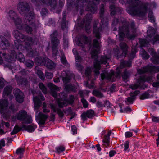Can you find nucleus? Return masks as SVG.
Here are the masks:
<instances>
[{
    "label": "nucleus",
    "instance_id": "a18cd8bd",
    "mask_svg": "<svg viewBox=\"0 0 159 159\" xmlns=\"http://www.w3.org/2000/svg\"><path fill=\"white\" fill-rule=\"evenodd\" d=\"M92 94L94 96L100 98L104 97V95L102 93L96 89L94 90L93 91Z\"/></svg>",
    "mask_w": 159,
    "mask_h": 159
},
{
    "label": "nucleus",
    "instance_id": "bf43d9fd",
    "mask_svg": "<svg viewBox=\"0 0 159 159\" xmlns=\"http://www.w3.org/2000/svg\"><path fill=\"white\" fill-rule=\"evenodd\" d=\"M93 47L94 48H99L100 46V44L98 40L96 39H94L93 43Z\"/></svg>",
    "mask_w": 159,
    "mask_h": 159
},
{
    "label": "nucleus",
    "instance_id": "3c124183",
    "mask_svg": "<svg viewBox=\"0 0 159 159\" xmlns=\"http://www.w3.org/2000/svg\"><path fill=\"white\" fill-rule=\"evenodd\" d=\"M22 128L19 127L18 125H16L14 128L13 131L11 132V134L14 135L17 134L18 132L21 130Z\"/></svg>",
    "mask_w": 159,
    "mask_h": 159
},
{
    "label": "nucleus",
    "instance_id": "e433bc0d",
    "mask_svg": "<svg viewBox=\"0 0 159 159\" xmlns=\"http://www.w3.org/2000/svg\"><path fill=\"white\" fill-rule=\"evenodd\" d=\"M85 19H84L82 20V25L84 24L85 22L90 23L92 18V14L89 13H87L85 16Z\"/></svg>",
    "mask_w": 159,
    "mask_h": 159
},
{
    "label": "nucleus",
    "instance_id": "37998d69",
    "mask_svg": "<svg viewBox=\"0 0 159 159\" xmlns=\"http://www.w3.org/2000/svg\"><path fill=\"white\" fill-rule=\"evenodd\" d=\"M22 128H24L25 130L30 132H33L35 130V128L32 125L27 126L26 125H22Z\"/></svg>",
    "mask_w": 159,
    "mask_h": 159
},
{
    "label": "nucleus",
    "instance_id": "ea45409f",
    "mask_svg": "<svg viewBox=\"0 0 159 159\" xmlns=\"http://www.w3.org/2000/svg\"><path fill=\"white\" fill-rule=\"evenodd\" d=\"M45 57H39L35 58V61L38 64L43 66L44 65L45 60Z\"/></svg>",
    "mask_w": 159,
    "mask_h": 159
},
{
    "label": "nucleus",
    "instance_id": "bb28decb",
    "mask_svg": "<svg viewBox=\"0 0 159 159\" xmlns=\"http://www.w3.org/2000/svg\"><path fill=\"white\" fill-rule=\"evenodd\" d=\"M49 105L51 108V109L53 110L54 112H56L57 111L59 116L61 118H63L64 114L60 108H56L54 104L51 103H50Z\"/></svg>",
    "mask_w": 159,
    "mask_h": 159
},
{
    "label": "nucleus",
    "instance_id": "9d476101",
    "mask_svg": "<svg viewBox=\"0 0 159 159\" xmlns=\"http://www.w3.org/2000/svg\"><path fill=\"white\" fill-rule=\"evenodd\" d=\"M78 46L82 48L85 47V44H87L90 48L92 47L91 40L85 35H81L78 39L77 42Z\"/></svg>",
    "mask_w": 159,
    "mask_h": 159
},
{
    "label": "nucleus",
    "instance_id": "473e14b6",
    "mask_svg": "<svg viewBox=\"0 0 159 159\" xmlns=\"http://www.w3.org/2000/svg\"><path fill=\"white\" fill-rule=\"evenodd\" d=\"M25 151V148H20L17 149L16 154L19 155L18 159H21L23 157V154Z\"/></svg>",
    "mask_w": 159,
    "mask_h": 159
},
{
    "label": "nucleus",
    "instance_id": "c756f323",
    "mask_svg": "<svg viewBox=\"0 0 159 159\" xmlns=\"http://www.w3.org/2000/svg\"><path fill=\"white\" fill-rule=\"evenodd\" d=\"M16 31H18V30H15L13 31V35H14V36L15 37V38H16V39H19V40H20V41L21 42H25V48H30V46H31V45L32 44V43H31V41H27L26 40H25V41H22L21 39H18L17 38L15 35H17V36H18L17 34H16L15 33H15V32Z\"/></svg>",
    "mask_w": 159,
    "mask_h": 159
},
{
    "label": "nucleus",
    "instance_id": "8fccbe9b",
    "mask_svg": "<svg viewBox=\"0 0 159 159\" xmlns=\"http://www.w3.org/2000/svg\"><path fill=\"white\" fill-rule=\"evenodd\" d=\"M9 14L10 17L13 20L18 17L16 14L13 11H10Z\"/></svg>",
    "mask_w": 159,
    "mask_h": 159
},
{
    "label": "nucleus",
    "instance_id": "dca6fc26",
    "mask_svg": "<svg viewBox=\"0 0 159 159\" xmlns=\"http://www.w3.org/2000/svg\"><path fill=\"white\" fill-rule=\"evenodd\" d=\"M48 117V115L43 114L42 112L39 113L37 118L38 121V123L39 126L44 125Z\"/></svg>",
    "mask_w": 159,
    "mask_h": 159
},
{
    "label": "nucleus",
    "instance_id": "f257e3e1",
    "mask_svg": "<svg viewBox=\"0 0 159 159\" xmlns=\"http://www.w3.org/2000/svg\"><path fill=\"white\" fill-rule=\"evenodd\" d=\"M130 4L128 12L131 15L139 17L144 16L148 9V4L139 1V0H127Z\"/></svg>",
    "mask_w": 159,
    "mask_h": 159
},
{
    "label": "nucleus",
    "instance_id": "5fc2aeb1",
    "mask_svg": "<svg viewBox=\"0 0 159 159\" xmlns=\"http://www.w3.org/2000/svg\"><path fill=\"white\" fill-rule=\"evenodd\" d=\"M65 147L63 145H61L56 148V152L58 153H60L65 151Z\"/></svg>",
    "mask_w": 159,
    "mask_h": 159
},
{
    "label": "nucleus",
    "instance_id": "603ef678",
    "mask_svg": "<svg viewBox=\"0 0 159 159\" xmlns=\"http://www.w3.org/2000/svg\"><path fill=\"white\" fill-rule=\"evenodd\" d=\"M102 142L106 144H103V145H105L106 147L109 146L110 143V137L107 135H105Z\"/></svg>",
    "mask_w": 159,
    "mask_h": 159
},
{
    "label": "nucleus",
    "instance_id": "69168bd1",
    "mask_svg": "<svg viewBox=\"0 0 159 159\" xmlns=\"http://www.w3.org/2000/svg\"><path fill=\"white\" fill-rule=\"evenodd\" d=\"M139 92H140L139 90H135L134 92H131L129 94L130 97L134 98L135 100L136 96L139 93Z\"/></svg>",
    "mask_w": 159,
    "mask_h": 159
},
{
    "label": "nucleus",
    "instance_id": "423d86ee",
    "mask_svg": "<svg viewBox=\"0 0 159 159\" xmlns=\"http://www.w3.org/2000/svg\"><path fill=\"white\" fill-rule=\"evenodd\" d=\"M17 8L19 13L22 16H25L30 10V5L27 2H21L18 4Z\"/></svg>",
    "mask_w": 159,
    "mask_h": 159
},
{
    "label": "nucleus",
    "instance_id": "79ce46f5",
    "mask_svg": "<svg viewBox=\"0 0 159 159\" xmlns=\"http://www.w3.org/2000/svg\"><path fill=\"white\" fill-rule=\"evenodd\" d=\"M73 75L71 74H66L65 77H62V80L65 84L69 82Z\"/></svg>",
    "mask_w": 159,
    "mask_h": 159
},
{
    "label": "nucleus",
    "instance_id": "20e7f679",
    "mask_svg": "<svg viewBox=\"0 0 159 159\" xmlns=\"http://www.w3.org/2000/svg\"><path fill=\"white\" fill-rule=\"evenodd\" d=\"M147 39L139 38V43L141 47H145L147 46L149 42H156L159 40V35L155 36V31L153 28L150 27L147 31Z\"/></svg>",
    "mask_w": 159,
    "mask_h": 159
},
{
    "label": "nucleus",
    "instance_id": "6e6552de",
    "mask_svg": "<svg viewBox=\"0 0 159 159\" xmlns=\"http://www.w3.org/2000/svg\"><path fill=\"white\" fill-rule=\"evenodd\" d=\"M16 34H17L18 36L16 35L15 36L18 39H20L22 41H25V39L27 41H31L32 44L37 45L39 44V39L35 36H34L33 38L28 37L25 36L20 33L18 31H16L15 32Z\"/></svg>",
    "mask_w": 159,
    "mask_h": 159
},
{
    "label": "nucleus",
    "instance_id": "393cba45",
    "mask_svg": "<svg viewBox=\"0 0 159 159\" xmlns=\"http://www.w3.org/2000/svg\"><path fill=\"white\" fill-rule=\"evenodd\" d=\"M115 54L116 55V58L117 59H118L119 58L125 57L127 53L124 52L122 50H120L118 48H116L114 49Z\"/></svg>",
    "mask_w": 159,
    "mask_h": 159
},
{
    "label": "nucleus",
    "instance_id": "de8ad7c7",
    "mask_svg": "<svg viewBox=\"0 0 159 159\" xmlns=\"http://www.w3.org/2000/svg\"><path fill=\"white\" fill-rule=\"evenodd\" d=\"M61 61L64 65L68 67H69L70 66V65L68 63L66 57L64 55L62 56L61 57Z\"/></svg>",
    "mask_w": 159,
    "mask_h": 159
},
{
    "label": "nucleus",
    "instance_id": "a211bd4d",
    "mask_svg": "<svg viewBox=\"0 0 159 159\" xmlns=\"http://www.w3.org/2000/svg\"><path fill=\"white\" fill-rule=\"evenodd\" d=\"M115 0H102L103 2H108L111 1V2L113 3L111 4L109 6V8L111 11L110 15L111 16H114L116 13L121 11L120 8L118 7H116L115 5L113 3V2Z\"/></svg>",
    "mask_w": 159,
    "mask_h": 159
},
{
    "label": "nucleus",
    "instance_id": "c85d7f7f",
    "mask_svg": "<svg viewBox=\"0 0 159 159\" xmlns=\"http://www.w3.org/2000/svg\"><path fill=\"white\" fill-rule=\"evenodd\" d=\"M65 2L64 0H59L58 5H57L56 8L57 13L59 14L61 11Z\"/></svg>",
    "mask_w": 159,
    "mask_h": 159
},
{
    "label": "nucleus",
    "instance_id": "2eb2a0df",
    "mask_svg": "<svg viewBox=\"0 0 159 159\" xmlns=\"http://www.w3.org/2000/svg\"><path fill=\"white\" fill-rule=\"evenodd\" d=\"M15 99L19 103H22L24 101V96L23 93L18 89H16L14 92Z\"/></svg>",
    "mask_w": 159,
    "mask_h": 159
},
{
    "label": "nucleus",
    "instance_id": "6e6d98bb",
    "mask_svg": "<svg viewBox=\"0 0 159 159\" xmlns=\"http://www.w3.org/2000/svg\"><path fill=\"white\" fill-rule=\"evenodd\" d=\"M34 62L31 60H28L25 62V65L28 67L31 68H32L34 65Z\"/></svg>",
    "mask_w": 159,
    "mask_h": 159
},
{
    "label": "nucleus",
    "instance_id": "052dcab7",
    "mask_svg": "<svg viewBox=\"0 0 159 159\" xmlns=\"http://www.w3.org/2000/svg\"><path fill=\"white\" fill-rule=\"evenodd\" d=\"M36 73L39 76V77L43 80L44 79V76L43 73L40 70H37Z\"/></svg>",
    "mask_w": 159,
    "mask_h": 159
},
{
    "label": "nucleus",
    "instance_id": "9b49d317",
    "mask_svg": "<svg viewBox=\"0 0 159 159\" xmlns=\"http://www.w3.org/2000/svg\"><path fill=\"white\" fill-rule=\"evenodd\" d=\"M139 74H143L147 72H159V66H147L142 67L137 70Z\"/></svg>",
    "mask_w": 159,
    "mask_h": 159
},
{
    "label": "nucleus",
    "instance_id": "5701e85b",
    "mask_svg": "<svg viewBox=\"0 0 159 159\" xmlns=\"http://www.w3.org/2000/svg\"><path fill=\"white\" fill-rule=\"evenodd\" d=\"M43 4L50 6L53 9H56L57 0H40Z\"/></svg>",
    "mask_w": 159,
    "mask_h": 159
},
{
    "label": "nucleus",
    "instance_id": "680f3d73",
    "mask_svg": "<svg viewBox=\"0 0 159 159\" xmlns=\"http://www.w3.org/2000/svg\"><path fill=\"white\" fill-rule=\"evenodd\" d=\"M148 52L153 57L157 55L155 50L152 48H149L148 49Z\"/></svg>",
    "mask_w": 159,
    "mask_h": 159
},
{
    "label": "nucleus",
    "instance_id": "a19ab883",
    "mask_svg": "<svg viewBox=\"0 0 159 159\" xmlns=\"http://www.w3.org/2000/svg\"><path fill=\"white\" fill-rule=\"evenodd\" d=\"M120 47L121 50L123 51L124 52L127 53L128 46L124 42H121L120 44Z\"/></svg>",
    "mask_w": 159,
    "mask_h": 159
},
{
    "label": "nucleus",
    "instance_id": "a878e982",
    "mask_svg": "<svg viewBox=\"0 0 159 159\" xmlns=\"http://www.w3.org/2000/svg\"><path fill=\"white\" fill-rule=\"evenodd\" d=\"M44 66H45L48 68L52 69L54 68L56 66L55 64L48 58L45 57Z\"/></svg>",
    "mask_w": 159,
    "mask_h": 159
},
{
    "label": "nucleus",
    "instance_id": "864d4df0",
    "mask_svg": "<svg viewBox=\"0 0 159 159\" xmlns=\"http://www.w3.org/2000/svg\"><path fill=\"white\" fill-rule=\"evenodd\" d=\"M91 71L90 68L87 67L85 70V75L88 77V79L90 80V77L91 75Z\"/></svg>",
    "mask_w": 159,
    "mask_h": 159
},
{
    "label": "nucleus",
    "instance_id": "2f4dec72",
    "mask_svg": "<svg viewBox=\"0 0 159 159\" xmlns=\"http://www.w3.org/2000/svg\"><path fill=\"white\" fill-rule=\"evenodd\" d=\"M16 26L19 30L23 29V26L22 25L21 19V18L18 17L16 19L14 20Z\"/></svg>",
    "mask_w": 159,
    "mask_h": 159
},
{
    "label": "nucleus",
    "instance_id": "c03bdc74",
    "mask_svg": "<svg viewBox=\"0 0 159 159\" xmlns=\"http://www.w3.org/2000/svg\"><path fill=\"white\" fill-rule=\"evenodd\" d=\"M28 25L26 24L24 26H23V29L24 28L27 33L31 34L33 31L32 27H31Z\"/></svg>",
    "mask_w": 159,
    "mask_h": 159
},
{
    "label": "nucleus",
    "instance_id": "72a5a7b5",
    "mask_svg": "<svg viewBox=\"0 0 159 159\" xmlns=\"http://www.w3.org/2000/svg\"><path fill=\"white\" fill-rule=\"evenodd\" d=\"M65 88L67 92H69L70 91H72L74 93H75L77 91L76 88L75 86L71 84L66 85Z\"/></svg>",
    "mask_w": 159,
    "mask_h": 159
},
{
    "label": "nucleus",
    "instance_id": "f8f14e48",
    "mask_svg": "<svg viewBox=\"0 0 159 159\" xmlns=\"http://www.w3.org/2000/svg\"><path fill=\"white\" fill-rule=\"evenodd\" d=\"M25 16V17L24 19L25 22L27 24L31 25L33 28L35 29L36 26L34 20V12L32 11H30Z\"/></svg>",
    "mask_w": 159,
    "mask_h": 159
},
{
    "label": "nucleus",
    "instance_id": "58836bf2",
    "mask_svg": "<svg viewBox=\"0 0 159 159\" xmlns=\"http://www.w3.org/2000/svg\"><path fill=\"white\" fill-rule=\"evenodd\" d=\"M104 6L103 4H101L100 11L99 12V17L101 20V21H104Z\"/></svg>",
    "mask_w": 159,
    "mask_h": 159
},
{
    "label": "nucleus",
    "instance_id": "aec40b11",
    "mask_svg": "<svg viewBox=\"0 0 159 159\" xmlns=\"http://www.w3.org/2000/svg\"><path fill=\"white\" fill-rule=\"evenodd\" d=\"M93 33L95 34L96 37L99 39L101 38L100 32L101 31L102 29V26L100 25L98 27H97V24L96 22H94L93 23Z\"/></svg>",
    "mask_w": 159,
    "mask_h": 159
},
{
    "label": "nucleus",
    "instance_id": "4c0bfd02",
    "mask_svg": "<svg viewBox=\"0 0 159 159\" xmlns=\"http://www.w3.org/2000/svg\"><path fill=\"white\" fill-rule=\"evenodd\" d=\"M140 54L143 59L146 60L149 58L150 55L143 49L142 48L140 51Z\"/></svg>",
    "mask_w": 159,
    "mask_h": 159
},
{
    "label": "nucleus",
    "instance_id": "09e8293b",
    "mask_svg": "<svg viewBox=\"0 0 159 159\" xmlns=\"http://www.w3.org/2000/svg\"><path fill=\"white\" fill-rule=\"evenodd\" d=\"M38 86L40 89L42 91V92L45 94L47 93V89L44 84L41 82L39 84Z\"/></svg>",
    "mask_w": 159,
    "mask_h": 159
},
{
    "label": "nucleus",
    "instance_id": "49530a36",
    "mask_svg": "<svg viewBox=\"0 0 159 159\" xmlns=\"http://www.w3.org/2000/svg\"><path fill=\"white\" fill-rule=\"evenodd\" d=\"M16 59L20 62H24L25 61V58L21 52H19L16 55Z\"/></svg>",
    "mask_w": 159,
    "mask_h": 159
},
{
    "label": "nucleus",
    "instance_id": "4468645a",
    "mask_svg": "<svg viewBox=\"0 0 159 159\" xmlns=\"http://www.w3.org/2000/svg\"><path fill=\"white\" fill-rule=\"evenodd\" d=\"M74 95H69V100H66L65 101H61L58 100L57 104L59 108H63L64 107L67 106L68 104L72 105L74 102Z\"/></svg>",
    "mask_w": 159,
    "mask_h": 159
},
{
    "label": "nucleus",
    "instance_id": "f704fd0d",
    "mask_svg": "<svg viewBox=\"0 0 159 159\" xmlns=\"http://www.w3.org/2000/svg\"><path fill=\"white\" fill-rule=\"evenodd\" d=\"M12 88L11 86L8 85L5 87L3 91V94L7 96L10 94L12 91Z\"/></svg>",
    "mask_w": 159,
    "mask_h": 159
},
{
    "label": "nucleus",
    "instance_id": "7c9ffc66",
    "mask_svg": "<svg viewBox=\"0 0 159 159\" xmlns=\"http://www.w3.org/2000/svg\"><path fill=\"white\" fill-rule=\"evenodd\" d=\"M137 52L136 48L134 47V48H132L131 52L128 54V57L129 60L131 61L135 57V54Z\"/></svg>",
    "mask_w": 159,
    "mask_h": 159
},
{
    "label": "nucleus",
    "instance_id": "1a4fd4ad",
    "mask_svg": "<svg viewBox=\"0 0 159 159\" xmlns=\"http://www.w3.org/2000/svg\"><path fill=\"white\" fill-rule=\"evenodd\" d=\"M109 58L107 55L102 56L100 59H95L94 62V66L95 69L100 70L101 68V64L106 65L108 64V61Z\"/></svg>",
    "mask_w": 159,
    "mask_h": 159
},
{
    "label": "nucleus",
    "instance_id": "b1692460",
    "mask_svg": "<svg viewBox=\"0 0 159 159\" xmlns=\"http://www.w3.org/2000/svg\"><path fill=\"white\" fill-rule=\"evenodd\" d=\"M48 86L51 91L52 96L55 98L57 97V94L55 90H57L59 89L54 84H53L51 83H48Z\"/></svg>",
    "mask_w": 159,
    "mask_h": 159
},
{
    "label": "nucleus",
    "instance_id": "c9c22d12",
    "mask_svg": "<svg viewBox=\"0 0 159 159\" xmlns=\"http://www.w3.org/2000/svg\"><path fill=\"white\" fill-rule=\"evenodd\" d=\"M132 61L129 60L128 61H124L121 62L120 64L121 69L125 67H130L131 66Z\"/></svg>",
    "mask_w": 159,
    "mask_h": 159
},
{
    "label": "nucleus",
    "instance_id": "412c9836",
    "mask_svg": "<svg viewBox=\"0 0 159 159\" xmlns=\"http://www.w3.org/2000/svg\"><path fill=\"white\" fill-rule=\"evenodd\" d=\"M8 41L4 36L0 35V47L3 49H6L9 46Z\"/></svg>",
    "mask_w": 159,
    "mask_h": 159
},
{
    "label": "nucleus",
    "instance_id": "f3484780",
    "mask_svg": "<svg viewBox=\"0 0 159 159\" xmlns=\"http://www.w3.org/2000/svg\"><path fill=\"white\" fill-rule=\"evenodd\" d=\"M33 101L34 104V106L37 109L41 105V101H44L45 98L42 94L38 96L33 97Z\"/></svg>",
    "mask_w": 159,
    "mask_h": 159
},
{
    "label": "nucleus",
    "instance_id": "4be33fe9",
    "mask_svg": "<svg viewBox=\"0 0 159 159\" xmlns=\"http://www.w3.org/2000/svg\"><path fill=\"white\" fill-rule=\"evenodd\" d=\"M6 61L9 62H12L16 59V54L14 50H11L8 56L5 57Z\"/></svg>",
    "mask_w": 159,
    "mask_h": 159
},
{
    "label": "nucleus",
    "instance_id": "39448f33",
    "mask_svg": "<svg viewBox=\"0 0 159 159\" xmlns=\"http://www.w3.org/2000/svg\"><path fill=\"white\" fill-rule=\"evenodd\" d=\"M58 32L54 31L50 35L51 43L52 53L53 56H56L58 52L57 48L60 44V41L58 39Z\"/></svg>",
    "mask_w": 159,
    "mask_h": 159
},
{
    "label": "nucleus",
    "instance_id": "774afa93",
    "mask_svg": "<svg viewBox=\"0 0 159 159\" xmlns=\"http://www.w3.org/2000/svg\"><path fill=\"white\" fill-rule=\"evenodd\" d=\"M152 60L153 63L156 64H159V55H157L155 57H153Z\"/></svg>",
    "mask_w": 159,
    "mask_h": 159
},
{
    "label": "nucleus",
    "instance_id": "f03ea898",
    "mask_svg": "<svg viewBox=\"0 0 159 159\" xmlns=\"http://www.w3.org/2000/svg\"><path fill=\"white\" fill-rule=\"evenodd\" d=\"M100 0H77L74 4L76 9H82L86 6V11H90L94 14L96 11L97 7L96 5L98 4Z\"/></svg>",
    "mask_w": 159,
    "mask_h": 159
},
{
    "label": "nucleus",
    "instance_id": "7ed1b4c3",
    "mask_svg": "<svg viewBox=\"0 0 159 159\" xmlns=\"http://www.w3.org/2000/svg\"><path fill=\"white\" fill-rule=\"evenodd\" d=\"M122 26H120L119 31L123 32L125 34L126 37L128 39L133 40L135 38V34L136 33L135 24L134 22L129 23L126 20L122 21Z\"/></svg>",
    "mask_w": 159,
    "mask_h": 159
},
{
    "label": "nucleus",
    "instance_id": "13d9d810",
    "mask_svg": "<svg viewBox=\"0 0 159 159\" xmlns=\"http://www.w3.org/2000/svg\"><path fill=\"white\" fill-rule=\"evenodd\" d=\"M148 19L152 22H155L153 12L152 11H149L148 13Z\"/></svg>",
    "mask_w": 159,
    "mask_h": 159
},
{
    "label": "nucleus",
    "instance_id": "ddd939ff",
    "mask_svg": "<svg viewBox=\"0 0 159 159\" xmlns=\"http://www.w3.org/2000/svg\"><path fill=\"white\" fill-rule=\"evenodd\" d=\"M122 71L121 69L117 68H116V77H118L121 75L123 81L126 82L127 81V79L130 76V72L126 69H125L122 73Z\"/></svg>",
    "mask_w": 159,
    "mask_h": 159
},
{
    "label": "nucleus",
    "instance_id": "4d7b16f0",
    "mask_svg": "<svg viewBox=\"0 0 159 159\" xmlns=\"http://www.w3.org/2000/svg\"><path fill=\"white\" fill-rule=\"evenodd\" d=\"M146 81L145 77L144 76L140 77L138 80V83L140 86V85L144 83Z\"/></svg>",
    "mask_w": 159,
    "mask_h": 159
},
{
    "label": "nucleus",
    "instance_id": "0e129e2a",
    "mask_svg": "<svg viewBox=\"0 0 159 159\" xmlns=\"http://www.w3.org/2000/svg\"><path fill=\"white\" fill-rule=\"evenodd\" d=\"M125 34L123 32L119 30V40L120 41H123L125 37Z\"/></svg>",
    "mask_w": 159,
    "mask_h": 159
},
{
    "label": "nucleus",
    "instance_id": "338daca9",
    "mask_svg": "<svg viewBox=\"0 0 159 159\" xmlns=\"http://www.w3.org/2000/svg\"><path fill=\"white\" fill-rule=\"evenodd\" d=\"M91 57L93 58H94L97 59V58L98 57V51L96 50H93L91 52Z\"/></svg>",
    "mask_w": 159,
    "mask_h": 159
},
{
    "label": "nucleus",
    "instance_id": "6ab92c4d",
    "mask_svg": "<svg viewBox=\"0 0 159 159\" xmlns=\"http://www.w3.org/2000/svg\"><path fill=\"white\" fill-rule=\"evenodd\" d=\"M94 116V111L90 109L88 110L86 112H83L81 114V117L84 121H85L87 120V117L89 118H92Z\"/></svg>",
    "mask_w": 159,
    "mask_h": 159
},
{
    "label": "nucleus",
    "instance_id": "cd10ccee",
    "mask_svg": "<svg viewBox=\"0 0 159 159\" xmlns=\"http://www.w3.org/2000/svg\"><path fill=\"white\" fill-rule=\"evenodd\" d=\"M114 75V72L111 73H102L101 74V77L102 80H103L105 78H106L109 80H111V77L112 75Z\"/></svg>",
    "mask_w": 159,
    "mask_h": 159
},
{
    "label": "nucleus",
    "instance_id": "0eeeda50",
    "mask_svg": "<svg viewBox=\"0 0 159 159\" xmlns=\"http://www.w3.org/2000/svg\"><path fill=\"white\" fill-rule=\"evenodd\" d=\"M18 120L20 121H24L26 124H30L32 123V120L30 116L28 115L27 112L25 110H21L16 114Z\"/></svg>",
    "mask_w": 159,
    "mask_h": 159
},
{
    "label": "nucleus",
    "instance_id": "e2e57ef3",
    "mask_svg": "<svg viewBox=\"0 0 159 159\" xmlns=\"http://www.w3.org/2000/svg\"><path fill=\"white\" fill-rule=\"evenodd\" d=\"M8 105V102L7 101L4 100L1 102L0 103V108L2 109H3L5 107Z\"/></svg>",
    "mask_w": 159,
    "mask_h": 159
}]
</instances>
